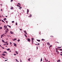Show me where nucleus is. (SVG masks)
<instances>
[{"label": "nucleus", "instance_id": "nucleus-5", "mask_svg": "<svg viewBox=\"0 0 62 62\" xmlns=\"http://www.w3.org/2000/svg\"><path fill=\"white\" fill-rule=\"evenodd\" d=\"M27 39L28 40V41H31V40L30 39Z\"/></svg>", "mask_w": 62, "mask_h": 62}, {"label": "nucleus", "instance_id": "nucleus-16", "mask_svg": "<svg viewBox=\"0 0 62 62\" xmlns=\"http://www.w3.org/2000/svg\"><path fill=\"white\" fill-rule=\"evenodd\" d=\"M37 41H38L39 42L40 41V40H39V39H37Z\"/></svg>", "mask_w": 62, "mask_h": 62}, {"label": "nucleus", "instance_id": "nucleus-12", "mask_svg": "<svg viewBox=\"0 0 62 62\" xmlns=\"http://www.w3.org/2000/svg\"><path fill=\"white\" fill-rule=\"evenodd\" d=\"M10 33L11 34H13L14 33L13 32H12V31H11Z\"/></svg>", "mask_w": 62, "mask_h": 62}, {"label": "nucleus", "instance_id": "nucleus-49", "mask_svg": "<svg viewBox=\"0 0 62 62\" xmlns=\"http://www.w3.org/2000/svg\"><path fill=\"white\" fill-rule=\"evenodd\" d=\"M39 34H41V32H39Z\"/></svg>", "mask_w": 62, "mask_h": 62}, {"label": "nucleus", "instance_id": "nucleus-15", "mask_svg": "<svg viewBox=\"0 0 62 62\" xmlns=\"http://www.w3.org/2000/svg\"><path fill=\"white\" fill-rule=\"evenodd\" d=\"M16 53L17 54H18V52H17V51H16Z\"/></svg>", "mask_w": 62, "mask_h": 62}, {"label": "nucleus", "instance_id": "nucleus-23", "mask_svg": "<svg viewBox=\"0 0 62 62\" xmlns=\"http://www.w3.org/2000/svg\"><path fill=\"white\" fill-rule=\"evenodd\" d=\"M42 40H45V39H42Z\"/></svg>", "mask_w": 62, "mask_h": 62}, {"label": "nucleus", "instance_id": "nucleus-20", "mask_svg": "<svg viewBox=\"0 0 62 62\" xmlns=\"http://www.w3.org/2000/svg\"><path fill=\"white\" fill-rule=\"evenodd\" d=\"M3 35H2L1 36V38H2V37H3Z\"/></svg>", "mask_w": 62, "mask_h": 62}, {"label": "nucleus", "instance_id": "nucleus-37", "mask_svg": "<svg viewBox=\"0 0 62 62\" xmlns=\"http://www.w3.org/2000/svg\"><path fill=\"white\" fill-rule=\"evenodd\" d=\"M60 51H62V49H60Z\"/></svg>", "mask_w": 62, "mask_h": 62}, {"label": "nucleus", "instance_id": "nucleus-19", "mask_svg": "<svg viewBox=\"0 0 62 62\" xmlns=\"http://www.w3.org/2000/svg\"><path fill=\"white\" fill-rule=\"evenodd\" d=\"M62 47H57L58 48H61Z\"/></svg>", "mask_w": 62, "mask_h": 62}, {"label": "nucleus", "instance_id": "nucleus-35", "mask_svg": "<svg viewBox=\"0 0 62 62\" xmlns=\"http://www.w3.org/2000/svg\"><path fill=\"white\" fill-rule=\"evenodd\" d=\"M12 22L14 23V21H12Z\"/></svg>", "mask_w": 62, "mask_h": 62}, {"label": "nucleus", "instance_id": "nucleus-25", "mask_svg": "<svg viewBox=\"0 0 62 62\" xmlns=\"http://www.w3.org/2000/svg\"><path fill=\"white\" fill-rule=\"evenodd\" d=\"M7 20V19L6 18H4V21H5V20Z\"/></svg>", "mask_w": 62, "mask_h": 62}, {"label": "nucleus", "instance_id": "nucleus-24", "mask_svg": "<svg viewBox=\"0 0 62 62\" xmlns=\"http://www.w3.org/2000/svg\"><path fill=\"white\" fill-rule=\"evenodd\" d=\"M10 49L9 48H8V49H7V51H8V50H10Z\"/></svg>", "mask_w": 62, "mask_h": 62}, {"label": "nucleus", "instance_id": "nucleus-26", "mask_svg": "<svg viewBox=\"0 0 62 62\" xmlns=\"http://www.w3.org/2000/svg\"><path fill=\"white\" fill-rule=\"evenodd\" d=\"M2 42H5L4 40H2Z\"/></svg>", "mask_w": 62, "mask_h": 62}, {"label": "nucleus", "instance_id": "nucleus-13", "mask_svg": "<svg viewBox=\"0 0 62 62\" xmlns=\"http://www.w3.org/2000/svg\"><path fill=\"white\" fill-rule=\"evenodd\" d=\"M52 46V45H50L49 47V49H50V48Z\"/></svg>", "mask_w": 62, "mask_h": 62}, {"label": "nucleus", "instance_id": "nucleus-40", "mask_svg": "<svg viewBox=\"0 0 62 62\" xmlns=\"http://www.w3.org/2000/svg\"><path fill=\"white\" fill-rule=\"evenodd\" d=\"M16 25H17V23H16Z\"/></svg>", "mask_w": 62, "mask_h": 62}, {"label": "nucleus", "instance_id": "nucleus-55", "mask_svg": "<svg viewBox=\"0 0 62 62\" xmlns=\"http://www.w3.org/2000/svg\"><path fill=\"white\" fill-rule=\"evenodd\" d=\"M56 42L58 43H59V42H57V41H56Z\"/></svg>", "mask_w": 62, "mask_h": 62}, {"label": "nucleus", "instance_id": "nucleus-3", "mask_svg": "<svg viewBox=\"0 0 62 62\" xmlns=\"http://www.w3.org/2000/svg\"><path fill=\"white\" fill-rule=\"evenodd\" d=\"M24 33H25V34H27V32H26V31L24 30Z\"/></svg>", "mask_w": 62, "mask_h": 62}, {"label": "nucleus", "instance_id": "nucleus-4", "mask_svg": "<svg viewBox=\"0 0 62 62\" xmlns=\"http://www.w3.org/2000/svg\"><path fill=\"white\" fill-rule=\"evenodd\" d=\"M29 12V10L28 9H27V14H28L29 13H28V12Z\"/></svg>", "mask_w": 62, "mask_h": 62}, {"label": "nucleus", "instance_id": "nucleus-18", "mask_svg": "<svg viewBox=\"0 0 62 62\" xmlns=\"http://www.w3.org/2000/svg\"><path fill=\"white\" fill-rule=\"evenodd\" d=\"M2 55H4V56L5 55V54H2Z\"/></svg>", "mask_w": 62, "mask_h": 62}, {"label": "nucleus", "instance_id": "nucleus-64", "mask_svg": "<svg viewBox=\"0 0 62 62\" xmlns=\"http://www.w3.org/2000/svg\"><path fill=\"white\" fill-rule=\"evenodd\" d=\"M6 17H8L7 16H6Z\"/></svg>", "mask_w": 62, "mask_h": 62}, {"label": "nucleus", "instance_id": "nucleus-27", "mask_svg": "<svg viewBox=\"0 0 62 62\" xmlns=\"http://www.w3.org/2000/svg\"><path fill=\"white\" fill-rule=\"evenodd\" d=\"M28 61H30V58H29V59H28Z\"/></svg>", "mask_w": 62, "mask_h": 62}, {"label": "nucleus", "instance_id": "nucleus-8", "mask_svg": "<svg viewBox=\"0 0 62 62\" xmlns=\"http://www.w3.org/2000/svg\"><path fill=\"white\" fill-rule=\"evenodd\" d=\"M13 40L14 41V40H16L17 39L16 38H15L14 39H13Z\"/></svg>", "mask_w": 62, "mask_h": 62}, {"label": "nucleus", "instance_id": "nucleus-50", "mask_svg": "<svg viewBox=\"0 0 62 62\" xmlns=\"http://www.w3.org/2000/svg\"><path fill=\"white\" fill-rule=\"evenodd\" d=\"M2 48H3V49H5L3 47H2Z\"/></svg>", "mask_w": 62, "mask_h": 62}, {"label": "nucleus", "instance_id": "nucleus-31", "mask_svg": "<svg viewBox=\"0 0 62 62\" xmlns=\"http://www.w3.org/2000/svg\"><path fill=\"white\" fill-rule=\"evenodd\" d=\"M2 27H0V29H2Z\"/></svg>", "mask_w": 62, "mask_h": 62}, {"label": "nucleus", "instance_id": "nucleus-45", "mask_svg": "<svg viewBox=\"0 0 62 62\" xmlns=\"http://www.w3.org/2000/svg\"><path fill=\"white\" fill-rule=\"evenodd\" d=\"M10 43L11 45V44H12V43H11V42H10Z\"/></svg>", "mask_w": 62, "mask_h": 62}, {"label": "nucleus", "instance_id": "nucleus-36", "mask_svg": "<svg viewBox=\"0 0 62 62\" xmlns=\"http://www.w3.org/2000/svg\"><path fill=\"white\" fill-rule=\"evenodd\" d=\"M50 37H54V36H50Z\"/></svg>", "mask_w": 62, "mask_h": 62}, {"label": "nucleus", "instance_id": "nucleus-1", "mask_svg": "<svg viewBox=\"0 0 62 62\" xmlns=\"http://www.w3.org/2000/svg\"><path fill=\"white\" fill-rule=\"evenodd\" d=\"M34 39V38H32L31 41H32V44H33V41H34V40H33Z\"/></svg>", "mask_w": 62, "mask_h": 62}, {"label": "nucleus", "instance_id": "nucleus-10", "mask_svg": "<svg viewBox=\"0 0 62 62\" xmlns=\"http://www.w3.org/2000/svg\"><path fill=\"white\" fill-rule=\"evenodd\" d=\"M4 27H5L6 28H7V25H4Z\"/></svg>", "mask_w": 62, "mask_h": 62}, {"label": "nucleus", "instance_id": "nucleus-46", "mask_svg": "<svg viewBox=\"0 0 62 62\" xmlns=\"http://www.w3.org/2000/svg\"><path fill=\"white\" fill-rule=\"evenodd\" d=\"M13 0H11V2H13Z\"/></svg>", "mask_w": 62, "mask_h": 62}, {"label": "nucleus", "instance_id": "nucleus-56", "mask_svg": "<svg viewBox=\"0 0 62 62\" xmlns=\"http://www.w3.org/2000/svg\"><path fill=\"white\" fill-rule=\"evenodd\" d=\"M6 22L7 23H8V21H6Z\"/></svg>", "mask_w": 62, "mask_h": 62}, {"label": "nucleus", "instance_id": "nucleus-44", "mask_svg": "<svg viewBox=\"0 0 62 62\" xmlns=\"http://www.w3.org/2000/svg\"><path fill=\"white\" fill-rule=\"evenodd\" d=\"M17 7H19V6L18 5H17Z\"/></svg>", "mask_w": 62, "mask_h": 62}, {"label": "nucleus", "instance_id": "nucleus-63", "mask_svg": "<svg viewBox=\"0 0 62 62\" xmlns=\"http://www.w3.org/2000/svg\"><path fill=\"white\" fill-rule=\"evenodd\" d=\"M8 37H10V36H8Z\"/></svg>", "mask_w": 62, "mask_h": 62}, {"label": "nucleus", "instance_id": "nucleus-7", "mask_svg": "<svg viewBox=\"0 0 62 62\" xmlns=\"http://www.w3.org/2000/svg\"><path fill=\"white\" fill-rule=\"evenodd\" d=\"M47 44L49 46H50V43H49V42H47Z\"/></svg>", "mask_w": 62, "mask_h": 62}, {"label": "nucleus", "instance_id": "nucleus-47", "mask_svg": "<svg viewBox=\"0 0 62 62\" xmlns=\"http://www.w3.org/2000/svg\"><path fill=\"white\" fill-rule=\"evenodd\" d=\"M3 10L2 9H1V11H2Z\"/></svg>", "mask_w": 62, "mask_h": 62}, {"label": "nucleus", "instance_id": "nucleus-51", "mask_svg": "<svg viewBox=\"0 0 62 62\" xmlns=\"http://www.w3.org/2000/svg\"><path fill=\"white\" fill-rule=\"evenodd\" d=\"M6 45L7 44V45H8V43H6Z\"/></svg>", "mask_w": 62, "mask_h": 62}, {"label": "nucleus", "instance_id": "nucleus-2", "mask_svg": "<svg viewBox=\"0 0 62 62\" xmlns=\"http://www.w3.org/2000/svg\"><path fill=\"white\" fill-rule=\"evenodd\" d=\"M56 51L57 54H59L60 53L58 50H56Z\"/></svg>", "mask_w": 62, "mask_h": 62}, {"label": "nucleus", "instance_id": "nucleus-17", "mask_svg": "<svg viewBox=\"0 0 62 62\" xmlns=\"http://www.w3.org/2000/svg\"><path fill=\"white\" fill-rule=\"evenodd\" d=\"M8 32V31H7V30H6V34H7Z\"/></svg>", "mask_w": 62, "mask_h": 62}, {"label": "nucleus", "instance_id": "nucleus-32", "mask_svg": "<svg viewBox=\"0 0 62 62\" xmlns=\"http://www.w3.org/2000/svg\"><path fill=\"white\" fill-rule=\"evenodd\" d=\"M16 61H17V62H19V61H18V60H17V59H16Z\"/></svg>", "mask_w": 62, "mask_h": 62}, {"label": "nucleus", "instance_id": "nucleus-61", "mask_svg": "<svg viewBox=\"0 0 62 62\" xmlns=\"http://www.w3.org/2000/svg\"><path fill=\"white\" fill-rule=\"evenodd\" d=\"M46 61H48V60L47 59L46 60Z\"/></svg>", "mask_w": 62, "mask_h": 62}, {"label": "nucleus", "instance_id": "nucleus-6", "mask_svg": "<svg viewBox=\"0 0 62 62\" xmlns=\"http://www.w3.org/2000/svg\"><path fill=\"white\" fill-rule=\"evenodd\" d=\"M36 44L37 45H39L40 44L39 43H37L36 44Z\"/></svg>", "mask_w": 62, "mask_h": 62}, {"label": "nucleus", "instance_id": "nucleus-29", "mask_svg": "<svg viewBox=\"0 0 62 62\" xmlns=\"http://www.w3.org/2000/svg\"><path fill=\"white\" fill-rule=\"evenodd\" d=\"M25 36L26 37V38H27V36L26 35V34H25Z\"/></svg>", "mask_w": 62, "mask_h": 62}, {"label": "nucleus", "instance_id": "nucleus-21", "mask_svg": "<svg viewBox=\"0 0 62 62\" xmlns=\"http://www.w3.org/2000/svg\"><path fill=\"white\" fill-rule=\"evenodd\" d=\"M7 26H9V27L10 28H11V26H10V25H8Z\"/></svg>", "mask_w": 62, "mask_h": 62}, {"label": "nucleus", "instance_id": "nucleus-59", "mask_svg": "<svg viewBox=\"0 0 62 62\" xmlns=\"http://www.w3.org/2000/svg\"><path fill=\"white\" fill-rule=\"evenodd\" d=\"M22 30V29H20V30Z\"/></svg>", "mask_w": 62, "mask_h": 62}, {"label": "nucleus", "instance_id": "nucleus-38", "mask_svg": "<svg viewBox=\"0 0 62 62\" xmlns=\"http://www.w3.org/2000/svg\"><path fill=\"white\" fill-rule=\"evenodd\" d=\"M7 31H8H8L9 30L8 29V28H7Z\"/></svg>", "mask_w": 62, "mask_h": 62}, {"label": "nucleus", "instance_id": "nucleus-9", "mask_svg": "<svg viewBox=\"0 0 62 62\" xmlns=\"http://www.w3.org/2000/svg\"><path fill=\"white\" fill-rule=\"evenodd\" d=\"M14 46H16V47L17 46L16 45V43H14Z\"/></svg>", "mask_w": 62, "mask_h": 62}, {"label": "nucleus", "instance_id": "nucleus-54", "mask_svg": "<svg viewBox=\"0 0 62 62\" xmlns=\"http://www.w3.org/2000/svg\"><path fill=\"white\" fill-rule=\"evenodd\" d=\"M3 45H6V44H4Z\"/></svg>", "mask_w": 62, "mask_h": 62}, {"label": "nucleus", "instance_id": "nucleus-34", "mask_svg": "<svg viewBox=\"0 0 62 62\" xmlns=\"http://www.w3.org/2000/svg\"><path fill=\"white\" fill-rule=\"evenodd\" d=\"M18 5H20V3H18Z\"/></svg>", "mask_w": 62, "mask_h": 62}, {"label": "nucleus", "instance_id": "nucleus-52", "mask_svg": "<svg viewBox=\"0 0 62 62\" xmlns=\"http://www.w3.org/2000/svg\"><path fill=\"white\" fill-rule=\"evenodd\" d=\"M8 42V41H6V42H5V43H7Z\"/></svg>", "mask_w": 62, "mask_h": 62}, {"label": "nucleus", "instance_id": "nucleus-33", "mask_svg": "<svg viewBox=\"0 0 62 62\" xmlns=\"http://www.w3.org/2000/svg\"><path fill=\"white\" fill-rule=\"evenodd\" d=\"M14 55H16V54H14Z\"/></svg>", "mask_w": 62, "mask_h": 62}, {"label": "nucleus", "instance_id": "nucleus-28", "mask_svg": "<svg viewBox=\"0 0 62 62\" xmlns=\"http://www.w3.org/2000/svg\"><path fill=\"white\" fill-rule=\"evenodd\" d=\"M4 53H7L6 52V51H5L4 52Z\"/></svg>", "mask_w": 62, "mask_h": 62}, {"label": "nucleus", "instance_id": "nucleus-14", "mask_svg": "<svg viewBox=\"0 0 62 62\" xmlns=\"http://www.w3.org/2000/svg\"><path fill=\"white\" fill-rule=\"evenodd\" d=\"M32 16V15H30V16H29V17H31Z\"/></svg>", "mask_w": 62, "mask_h": 62}, {"label": "nucleus", "instance_id": "nucleus-62", "mask_svg": "<svg viewBox=\"0 0 62 62\" xmlns=\"http://www.w3.org/2000/svg\"><path fill=\"white\" fill-rule=\"evenodd\" d=\"M9 51L10 52H11V50H10Z\"/></svg>", "mask_w": 62, "mask_h": 62}, {"label": "nucleus", "instance_id": "nucleus-22", "mask_svg": "<svg viewBox=\"0 0 62 62\" xmlns=\"http://www.w3.org/2000/svg\"><path fill=\"white\" fill-rule=\"evenodd\" d=\"M55 49L56 50H58V48H56Z\"/></svg>", "mask_w": 62, "mask_h": 62}, {"label": "nucleus", "instance_id": "nucleus-43", "mask_svg": "<svg viewBox=\"0 0 62 62\" xmlns=\"http://www.w3.org/2000/svg\"><path fill=\"white\" fill-rule=\"evenodd\" d=\"M58 61L59 62H60V59H59V60H58Z\"/></svg>", "mask_w": 62, "mask_h": 62}, {"label": "nucleus", "instance_id": "nucleus-11", "mask_svg": "<svg viewBox=\"0 0 62 62\" xmlns=\"http://www.w3.org/2000/svg\"><path fill=\"white\" fill-rule=\"evenodd\" d=\"M13 7H11L10 8L11 9H13Z\"/></svg>", "mask_w": 62, "mask_h": 62}, {"label": "nucleus", "instance_id": "nucleus-30", "mask_svg": "<svg viewBox=\"0 0 62 62\" xmlns=\"http://www.w3.org/2000/svg\"><path fill=\"white\" fill-rule=\"evenodd\" d=\"M42 58H41V61H42Z\"/></svg>", "mask_w": 62, "mask_h": 62}, {"label": "nucleus", "instance_id": "nucleus-53", "mask_svg": "<svg viewBox=\"0 0 62 62\" xmlns=\"http://www.w3.org/2000/svg\"><path fill=\"white\" fill-rule=\"evenodd\" d=\"M60 55H62V54H60Z\"/></svg>", "mask_w": 62, "mask_h": 62}, {"label": "nucleus", "instance_id": "nucleus-41", "mask_svg": "<svg viewBox=\"0 0 62 62\" xmlns=\"http://www.w3.org/2000/svg\"><path fill=\"white\" fill-rule=\"evenodd\" d=\"M20 61L21 62H22V60H20Z\"/></svg>", "mask_w": 62, "mask_h": 62}, {"label": "nucleus", "instance_id": "nucleus-60", "mask_svg": "<svg viewBox=\"0 0 62 62\" xmlns=\"http://www.w3.org/2000/svg\"><path fill=\"white\" fill-rule=\"evenodd\" d=\"M45 61H46V58H45Z\"/></svg>", "mask_w": 62, "mask_h": 62}, {"label": "nucleus", "instance_id": "nucleus-57", "mask_svg": "<svg viewBox=\"0 0 62 62\" xmlns=\"http://www.w3.org/2000/svg\"><path fill=\"white\" fill-rule=\"evenodd\" d=\"M5 34H7V33L6 32V31H5Z\"/></svg>", "mask_w": 62, "mask_h": 62}, {"label": "nucleus", "instance_id": "nucleus-58", "mask_svg": "<svg viewBox=\"0 0 62 62\" xmlns=\"http://www.w3.org/2000/svg\"><path fill=\"white\" fill-rule=\"evenodd\" d=\"M0 47H2V46H1V45H0Z\"/></svg>", "mask_w": 62, "mask_h": 62}, {"label": "nucleus", "instance_id": "nucleus-42", "mask_svg": "<svg viewBox=\"0 0 62 62\" xmlns=\"http://www.w3.org/2000/svg\"><path fill=\"white\" fill-rule=\"evenodd\" d=\"M1 21L2 22H4V21H3V20H1Z\"/></svg>", "mask_w": 62, "mask_h": 62}, {"label": "nucleus", "instance_id": "nucleus-39", "mask_svg": "<svg viewBox=\"0 0 62 62\" xmlns=\"http://www.w3.org/2000/svg\"><path fill=\"white\" fill-rule=\"evenodd\" d=\"M18 41H20V39H19L18 40H17Z\"/></svg>", "mask_w": 62, "mask_h": 62}, {"label": "nucleus", "instance_id": "nucleus-48", "mask_svg": "<svg viewBox=\"0 0 62 62\" xmlns=\"http://www.w3.org/2000/svg\"><path fill=\"white\" fill-rule=\"evenodd\" d=\"M2 56V57H3V58H5V57H4L3 56Z\"/></svg>", "mask_w": 62, "mask_h": 62}]
</instances>
